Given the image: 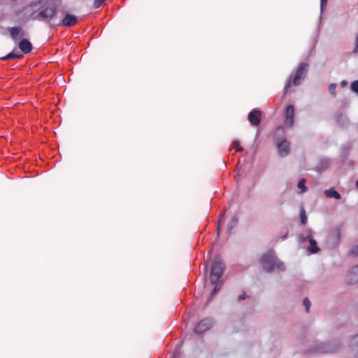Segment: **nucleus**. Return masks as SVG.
Returning a JSON list of instances; mask_svg holds the SVG:
<instances>
[{
	"instance_id": "nucleus-33",
	"label": "nucleus",
	"mask_w": 358,
	"mask_h": 358,
	"mask_svg": "<svg viewBox=\"0 0 358 358\" xmlns=\"http://www.w3.org/2000/svg\"><path fill=\"white\" fill-rule=\"evenodd\" d=\"M233 222H234V224H236L237 222H238V219L236 217H234L233 218Z\"/></svg>"
},
{
	"instance_id": "nucleus-13",
	"label": "nucleus",
	"mask_w": 358,
	"mask_h": 358,
	"mask_svg": "<svg viewBox=\"0 0 358 358\" xmlns=\"http://www.w3.org/2000/svg\"><path fill=\"white\" fill-rule=\"evenodd\" d=\"M348 281L350 283L358 282V266L352 268L348 275Z\"/></svg>"
},
{
	"instance_id": "nucleus-22",
	"label": "nucleus",
	"mask_w": 358,
	"mask_h": 358,
	"mask_svg": "<svg viewBox=\"0 0 358 358\" xmlns=\"http://www.w3.org/2000/svg\"><path fill=\"white\" fill-rule=\"evenodd\" d=\"M106 0H94V7L95 8H99Z\"/></svg>"
},
{
	"instance_id": "nucleus-7",
	"label": "nucleus",
	"mask_w": 358,
	"mask_h": 358,
	"mask_svg": "<svg viewBox=\"0 0 358 358\" xmlns=\"http://www.w3.org/2000/svg\"><path fill=\"white\" fill-rule=\"evenodd\" d=\"M7 31L10 34V38L14 42L17 41L18 37H23L25 35L24 31L20 27H8Z\"/></svg>"
},
{
	"instance_id": "nucleus-21",
	"label": "nucleus",
	"mask_w": 358,
	"mask_h": 358,
	"mask_svg": "<svg viewBox=\"0 0 358 358\" xmlns=\"http://www.w3.org/2000/svg\"><path fill=\"white\" fill-rule=\"evenodd\" d=\"M303 304L306 307V312H309V308L310 306V302L308 298H305L303 301Z\"/></svg>"
},
{
	"instance_id": "nucleus-19",
	"label": "nucleus",
	"mask_w": 358,
	"mask_h": 358,
	"mask_svg": "<svg viewBox=\"0 0 358 358\" xmlns=\"http://www.w3.org/2000/svg\"><path fill=\"white\" fill-rule=\"evenodd\" d=\"M350 89L352 92L358 94V80H355L351 83Z\"/></svg>"
},
{
	"instance_id": "nucleus-20",
	"label": "nucleus",
	"mask_w": 358,
	"mask_h": 358,
	"mask_svg": "<svg viewBox=\"0 0 358 358\" xmlns=\"http://www.w3.org/2000/svg\"><path fill=\"white\" fill-rule=\"evenodd\" d=\"M336 85L335 83H332L329 86V93L333 96H336Z\"/></svg>"
},
{
	"instance_id": "nucleus-34",
	"label": "nucleus",
	"mask_w": 358,
	"mask_h": 358,
	"mask_svg": "<svg viewBox=\"0 0 358 358\" xmlns=\"http://www.w3.org/2000/svg\"><path fill=\"white\" fill-rule=\"evenodd\" d=\"M356 187L358 188V180L356 181Z\"/></svg>"
},
{
	"instance_id": "nucleus-12",
	"label": "nucleus",
	"mask_w": 358,
	"mask_h": 358,
	"mask_svg": "<svg viewBox=\"0 0 358 358\" xmlns=\"http://www.w3.org/2000/svg\"><path fill=\"white\" fill-rule=\"evenodd\" d=\"M77 22V18L76 16L70 14H66L62 20V25L65 27H71L73 26Z\"/></svg>"
},
{
	"instance_id": "nucleus-29",
	"label": "nucleus",
	"mask_w": 358,
	"mask_h": 358,
	"mask_svg": "<svg viewBox=\"0 0 358 358\" xmlns=\"http://www.w3.org/2000/svg\"><path fill=\"white\" fill-rule=\"evenodd\" d=\"M355 52H358V36L356 38Z\"/></svg>"
},
{
	"instance_id": "nucleus-26",
	"label": "nucleus",
	"mask_w": 358,
	"mask_h": 358,
	"mask_svg": "<svg viewBox=\"0 0 358 358\" xmlns=\"http://www.w3.org/2000/svg\"><path fill=\"white\" fill-rule=\"evenodd\" d=\"M350 253L353 255V256H357L358 255V246L357 247V248L352 250Z\"/></svg>"
},
{
	"instance_id": "nucleus-2",
	"label": "nucleus",
	"mask_w": 358,
	"mask_h": 358,
	"mask_svg": "<svg viewBox=\"0 0 358 358\" xmlns=\"http://www.w3.org/2000/svg\"><path fill=\"white\" fill-rule=\"evenodd\" d=\"M224 265L220 258H215L211 265L210 269V282L215 284L223 274Z\"/></svg>"
},
{
	"instance_id": "nucleus-15",
	"label": "nucleus",
	"mask_w": 358,
	"mask_h": 358,
	"mask_svg": "<svg viewBox=\"0 0 358 358\" xmlns=\"http://www.w3.org/2000/svg\"><path fill=\"white\" fill-rule=\"evenodd\" d=\"M34 7V4H30L28 6H26L24 10H30V13L28 15L29 19H31L32 20H39V17L38 16V13H36V11L32 8Z\"/></svg>"
},
{
	"instance_id": "nucleus-17",
	"label": "nucleus",
	"mask_w": 358,
	"mask_h": 358,
	"mask_svg": "<svg viewBox=\"0 0 358 358\" xmlns=\"http://www.w3.org/2000/svg\"><path fill=\"white\" fill-rule=\"evenodd\" d=\"M306 180L305 179H301L299 182H298V187L299 189H301V192H305L306 191V187L305 185Z\"/></svg>"
},
{
	"instance_id": "nucleus-3",
	"label": "nucleus",
	"mask_w": 358,
	"mask_h": 358,
	"mask_svg": "<svg viewBox=\"0 0 358 358\" xmlns=\"http://www.w3.org/2000/svg\"><path fill=\"white\" fill-rule=\"evenodd\" d=\"M56 13L57 11L55 7L43 6L41 7L38 16L39 20H50L55 16Z\"/></svg>"
},
{
	"instance_id": "nucleus-1",
	"label": "nucleus",
	"mask_w": 358,
	"mask_h": 358,
	"mask_svg": "<svg viewBox=\"0 0 358 358\" xmlns=\"http://www.w3.org/2000/svg\"><path fill=\"white\" fill-rule=\"evenodd\" d=\"M260 262L263 268L267 272L271 271L275 266L281 271L285 269L284 264L278 261L273 251L265 253L262 257Z\"/></svg>"
},
{
	"instance_id": "nucleus-5",
	"label": "nucleus",
	"mask_w": 358,
	"mask_h": 358,
	"mask_svg": "<svg viewBox=\"0 0 358 358\" xmlns=\"http://www.w3.org/2000/svg\"><path fill=\"white\" fill-rule=\"evenodd\" d=\"M213 322L210 318H204L201 320L195 327L194 331L196 334H202L208 330L212 326Z\"/></svg>"
},
{
	"instance_id": "nucleus-32",
	"label": "nucleus",
	"mask_w": 358,
	"mask_h": 358,
	"mask_svg": "<svg viewBox=\"0 0 358 358\" xmlns=\"http://www.w3.org/2000/svg\"><path fill=\"white\" fill-rule=\"evenodd\" d=\"M347 85H348V82H347L346 80H342V81L341 82V86L342 87H345Z\"/></svg>"
},
{
	"instance_id": "nucleus-4",
	"label": "nucleus",
	"mask_w": 358,
	"mask_h": 358,
	"mask_svg": "<svg viewBox=\"0 0 358 358\" xmlns=\"http://www.w3.org/2000/svg\"><path fill=\"white\" fill-rule=\"evenodd\" d=\"M307 66L308 64L304 63H301L299 64L296 70L295 76L293 79L294 85L298 86L300 85V80L305 77V75L307 72Z\"/></svg>"
},
{
	"instance_id": "nucleus-24",
	"label": "nucleus",
	"mask_w": 358,
	"mask_h": 358,
	"mask_svg": "<svg viewBox=\"0 0 358 358\" xmlns=\"http://www.w3.org/2000/svg\"><path fill=\"white\" fill-rule=\"evenodd\" d=\"M328 0H320V9L321 12L323 11L324 8L327 6Z\"/></svg>"
},
{
	"instance_id": "nucleus-11",
	"label": "nucleus",
	"mask_w": 358,
	"mask_h": 358,
	"mask_svg": "<svg viewBox=\"0 0 358 358\" xmlns=\"http://www.w3.org/2000/svg\"><path fill=\"white\" fill-rule=\"evenodd\" d=\"M278 150L279 154L282 157H285L288 155L289 152V143L286 140L282 141L278 144Z\"/></svg>"
},
{
	"instance_id": "nucleus-16",
	"label": "nucleus",
	"mask_w": 358,
	"mask_h": 358,
	"mask_svg": "<svg viewBox=\"0 0 358 358\" xmlns=\"http://www.w3.org/2000/svg\"><path fill=\"white\" fill-rule=\"evenodd\" d=\"M299 216L302 224H306L307 222V216L304 209H301L299 213Z\"/></svg>"
},
{
	"instance_id": "nucleus-9",
	"label": "nucleus",
	"mask_w": 358,
	"mask_h": 358,
	"mask_svg": "<svg viewBox=\"0 0 358 358\" xmlns=\"http://www.w3.org/2000/svg\"><path fill=\"white\" fill-rule=\"evenodd\" d=\"M248 121L253 126H258L261 120V112L259 110L255 109L252 110L248 115Z\"/></svg>"
},
{
	"instance_id": "nucleus-31",
	"label": "nucleus",
	"mask_w": 358,
	"mask_h": 358,
	"mask_svg": "<svg viewBox=\"0 0 358 358\" xmlns=\"http://www.w3.org/2000/svg\"><path fill=\"white\" fill-rule=\"evenodd\" d=\"M356 347H357V349H356V357L358 358V335L356 336Z\"/></svg>"
},
{
	"instance_id": "nucleus-14",
	"label": "nucleus",
	"mask_w": 358,
	"mask_h": 358,
	"mask_svg": "<svg viewBox=\"0 0 358 358\" xmlns=\"http://www.w3.org/2000/svg\"><path fill=\"white\" fill-rule=\"evenodd\" d=\"M324 195L327 198H334L336 200H339L341 198V194L334 189V188H330L324 191Z\"/></svg>"
},
{
	"instance_id": "nucleus-25",
	"label": "nucleus",
	"mask_w": 358,
	"mask_h": 358,
	"mask_svg": "<svg viewBox=\"0 0 358 358\" xmlns=\"http://www.w3.org/2000/svg\"><path fill=\"white\" fill-rule=\"evenodd\" d=\"M10 57L11 59H15V58H20L22 55L21 54H16L13 52H10Z\"/></svg>"
},
{
	"instance_id": "nucleus-18",
	"label": "nucleus",
	"mask_w": 358,
	"mask_h": 358,
	"mask_svg": "<svg viewBox=\"0 0 358 358\" xmlns=\"http://www.w3.org/2000/svg\"><path fill=\"white\" fill-rule=\"evenodd\" d=\"M231 147L235 149L236 152H241L243 150V148L240 145L239 141H234L232 144Z\"/></svg>"
},
{
	"instance_id": "nucleus-8",
	"label": "nucleus",
	"mask_w": 358,
	"mask_h": 358,
	"mask_svg": "<svg viewBox=\"0 0 358 358\" xmlns=\"http://www.w3.org/2000/svg\"><path fill=\"white\" fill-rule=\"evenodd\" d=\"M294 107L293 105H289L287 107L285 111V124L287 127L292 126L294 123Z\"/></svg>"
},
{
	"instance_id": "nucleus-30",
	"label": "nucleus",
	"mask_w": 358,
	"mask_h": 358,
	"mask_svg": "<svg viewBox=\"0 0 358 358\" xmlns=\"http://www.w3.org/2000/svg\"><path fill=\"white\" fill-rule=\"evenodd\" d=\"M10 56H11L10 53H9V54L6 55V56L1 57V59H3V60L10 59H11Z\"/></svg>"
},
{
	"instance_id": "nucleus-23",
	"label": "nucleus",
	"mask_w": 358,
	"mask_h": 358,
	"mask_svg": "<svg viewBox=\"0 0 358 358\" xmlns=\"http://www.w3.org/2000/svg\"><path fill=\"white\" fill-rule=\"evenodd\" d=\"M215 285V287L211 293V296H214L215 294H216V293L217 292V291L220 289V287L218 286V284H217V282L214 284Z\"/></svg>"
},
{
	"instance_id": "nucleus-27",
	"label": "nucleus",
	"mask_w": 358,
	"mask_h": 358,
	"mask_svg": "<svg viewBox=\"0 0 358 358\" xmlns=\"http://www.w3.org/2000/svg\"><path fill=\"white\" fill-rule=\"evenodd\" d=\"M245 298H246V295H245V294H241V295H240V296H238V301H242V300H244Z\"/></svg>"
},
{
	"instance_id": "nucleus-35",
	"label": "nucleus",
	"mask_w": 358,
	"mask_h": 358,
	"mask_svg": "<svg viewBox=\"0 0 358 358\" xmlns=\"http://www.w3.org/2000/svg\"><path fill=\"white\" fill-rule=\"evenodd\" d=\"M20 13H21V12H20V11H19V12H17V13H16V15H19L20 14Z\"/></svg>"
},
{
	"instance_id": "nucleus-6",
	"label": "nucleus",
	"mask_w": 358,
	"mask_h": 358,
	"mask_svg": "<svg viewBox=\"0 0 358 358\" xmlns=\"http://www.w3.org/2000/svg\"><path fill=\"white\" fill-rule=\"evenodd\" d=\"M301 240L303 241H308L310 243V245L308 248V251L310 253L315 254L320 251V248L317 247L316 241L313 239L311 232L306 237H301Z\"/></svg>"
},
{
	"instance_id": "nucleus-28",
	"label": "nucleus",
	"mask_w": 358,
	"mask_h": 358,
	"mask_svg": "<svg viewBox=\"0 0 358 358\" xmlns=\"http://www.w3.org/2000/svg\"><path fill=\"white\" fill-rule=\"evenodd\" d=\"M289 87H290V81H289V82L286 84V85H285V88H284V94H285V93L287 92V90L289 89Z\"/></svg>"
},
{
	"instance_id": "nucleus-10",
	"label": "nucleus",
	"mask_w": 358,
	"mask_h": 358,
	"mask_svg": "<svg viewBox=\"0 0 358 358\" xmlns=\"http://www.w3.org/2000/svg\"><path fill=\"white\" fill-rule=\"evenodd\" d=\"M19 48L24 54H29L32 50V44L27 38H22L18 43Z\"/></svg>"
}]
</instances>
